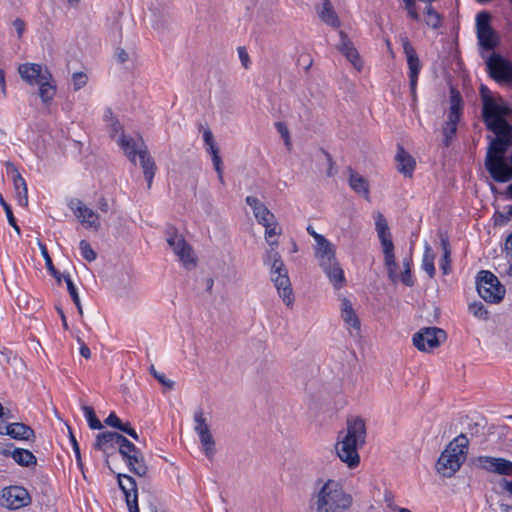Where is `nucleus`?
<instances>
[{
	"instance_id": "49",
	"label": "nucleus",
	"mask_w": 512,
	"mask_h": 512,
	"mask_svg": "<svg viewBox=\"0 0 512 512\" xmlns=\"http://www.w3.org/2000/svg\"><path fill=\"white\" fill-rule=\"evenodd\" d=\"M497 136L502 138V141H505L506 145H512V126L509 125L506 121L499 126L498 132H495Z\"/></svg>"
},
{
	"instance_id": "24",
	"label": "nucleus",
	"mask_w": 512,
	"mask_h": 512,
	"mask_svg": "<svg viewBox=\"0 0 512 512\" xmlns=\"http://www.w3.org/2000/svg\"><path fill=\"white\" fill-rule=\"evenodd\" d=\"M349 173V186L357 194L363 196L365 199L370 198L369 182L362 175L355 172L351 167H348Z\"/></svg>"
},
{
	"instance_id": "48",
	"label": "nucleus",
	"mask_w": 512,
	"mask_h": 512,
	"mask_svg": "<svg viewBox=\"0 0 512 512\" xmlns=\"http://www.w3.org/2000/svg\"><path fill=\"white\" fill-rule=\"evenodd\" d=\"M469 312L479 319L486 320L488 318V311L480 301H475L469 305Z\"/></svg>"
},
{
	"instance_id": "8",
	"label": "nucleus",
	"mask_w": 512,
	"mask_h": 512,
	"mask_svg": "<svg viewBox=\"0 0 512 512\" xmlns=\"http://www.w3.org/2000/svg\"><path fill=\"white\" fill-rule=\"evenodd\" d=\"M116 444L119 447L120 454L127 460L131 472L139 477L147 473V466L144 464L143 457L138 448L125 436L118 433Z\"/></svg>"
},
{
	"instance_id": "39",
	"label": "nucleus",
	"mask_w": 512,
	"mask_h": 512,
	"mask_svg": "<svg viewBox=\"0 0 512 512\" xmlns=\"http://www.w3.org/2000/svg\"><path fill=\"white\" fill-rule=\"evenodd\" d=\"M458 121L447 119L442 127V143L444 147H449L454 136L457 133Z\"/></svg>"
},
{
	"instance_id": "9",
	"label": "nucleus",
	"mask_w": 512,
	"mask_h": 512,
	"mask_svg": "<svg viewBox=\"0 0 512 512\" xmlns=\"http://www.w3.org/2000/svg\"><path fill=\"white\" fill-rule=\"evenodd\" d=\"M485 63L490 78L499 84L512 86V61L493 52Z\"/></svg>"
},
{
	"instance_id": "53",
	"label": "nucleus",
	"mask_w": 512,
	"mask_h": 512,
	"mask_svg": "<svg viewBox=\"0 0 512 512\" xmlns=\"http://www.w3.org/2000/svg\"><path fill=\"white\" fill-rule=\"evenodd\" d=\"M72 81H73L74 90L78 91L87 84L88 77L83 72H75L72 75Z\"/></svg>"
},
{
	"instance_id": "6",
	"label": "nucleus",
	"mask_w": 512,
	"mask_h": 512,
	"mask_svg": "<svg viewBox=\"0 0 512 512\" xmlns=\"http://www.w3.org/2000/svg\"><path fill=\"white\" fill-rule=\"evenodd\" d=\"M476 289L479 296L489 303L500 302L505 295V288L498 278L488 270H481L476 277Z\"/></svg>"
},
{
	"instance_id": "27",
	"label": "nucleus",
	"mask_w": 512,
	"mask_h": 512,
	"mask_svg": "<svg viewBox=\"0 0 512 512\" xmlns=\"http://www.w3.org/2000/svg\"><path fill=\"white\" fill-rule=\"evenodd\" d=\"M118 487L123 491L129 512H140L138 507L137 482H118Z\"/></svg>"
},
{
	"instance_id": "50",
	"label": "nucleus",
	"mask_w": 512,
	"mask_h": 512,
	"mask_svg": "<svg viewBox=\"0 0 512 512\" xmlns=\"http://www.w3.org/2000/svg\"><path fill=\"white\" fill-rule=\"evenodd\" d=\"M491 489L502 494L508 499L512 498V482H492Z\"/></svg>"
},
{
	"instance_id": "15",
	"label": "nucleus",
	"mask_w": 512,
	"mask_h": 512,
	"mask_svg": "<svg viewBox=\"0 0 512 512\" xmlns=\"http://www.w3.org/2000/svg\"><path fill=\"white\" fill-rule=\"evenodd\" d=\"M21 78L30 85H39L45 80H52V74L45 66L36 63H24L18 67Z\"/></svg>"
},
{
	"instance_id": "7",
	"label": "nucleus",
	"mask_w": 512,
	"mask_h": 512,
	"mask_svg": "<svg viewBox=\"0 0 512 512\" xmlns=\"http://www.w3.org/2000/svg\"><path fill=\"white\" fill-rule=\"evenodd\" d=\"M512 109L505 103H496L493 99H484L482 118L488 130L498 132L499 126L505 122L504 117L510 116Z\"/></svg>"
},
{
	"instance_id": "23",
	"label": "nucleus",
	"mask_w": 512,
	"mask_h": 512,
	"mask_svg": "<svg viewBox=\"0 0 512 512\" xmlns=\"http://www.w3.org/2000/svg\"><path fill=\"white\" fill-rule=\"evenodd\" d=\"M0 453L5 456H11L17 464L25 467H28L31 464L35 465L37 462L34 454L23 448H14L13 450L10 448H3L0 449Z\"/></svg>"
},
{
	"instance_id": "35",
	"label": "nucleus",
	"mask_w": 512,
	"mask_h": 512,
	"mask_svg": "<svg viewBox=\"0 0 512 512\" xmlns=\"http://www.w3.org/2000/svg\"><path fill=\"white\" fill-rule=\"evenodd\" d=\"M118 144L123 149L127 158L135 165L136 156L139 155L141 145L138 146L132 138H128L124 134H122Z\"/></svg>"
},
{
	"instance_id": "57",
	"label": "nucleus",
	"mask_w": 512,
	"mask_h": 512,
	"mask_svg": "<svg viewBox=\"0 0 512 512\" xmlns=\"http://www.w3.org/2000/svg\"><path fill=\"white\" fill-rule=\"evenodd\" d=\"M270 264L271 267V277L279 274H283L284 272H288L282 259L273 261Z\"/></svg>"
},
{
	"instance_id": "52",
	"label": "nucleus",
	"mask_w": 512,
	"mask_h": 512,
	"mask_svg": "<svg viewBox=\"0 0 512 512\" xmlns=\"http://www.w3.org/2000/svg\"><path fill=\"white\" fill-rule=\"evenodd\" d=\"M275 127L278 131V133L281 135L282 139L284 140L285 146L288 150L291 149V139H290V133L285 123L283 122H276Z\"/></svg>"
},
{
	"instance_id": "30",
	"label": "nucleus",
	"mask_w": 512,
	"mask_h": 512,
	"mask_svg": "<svg viewBox=\"0 0 512 512\" xmlns=\"http://www.w3.org/2000/svg\"><path fill=\"white\" fill-rule=\"evenodd\" d=\"M117 437L118 433L113 431L98 433L93 447L96 450H101L106 453L107 451L115 448V445H117Z\"/></svg>"
},
{
	"instance_id": "21",
	"label": "nucleus",
	"mask_w": 512,
	"mask_h": 512,
	"mask_svg": "<svg viewBox=\"0 0 512 512\" xmlns=\"http://www.w3.org/2000/svg\"><path fill=\"white\" fill-rule=\"evenodd\" d=\"M245 201L252 208L259 224H269L275 220L274 214L257 197L247 196Z\"/></svg>"
},
{
	"instance_id": "2",
	"label": "nucleus",
	"mask_w": 512,
	"mask_h": 512,
	"mask_svg": "<svg viewBox=\"0 0 512 512\" xmlns=\"http://www.w3.org/2000/svg\"><path fill=\"white\" fill-rule=\"evenodd\" d=\"M469 448V440L464 433L455 437L441 452L436 470L442 477H452L465 461Z\"/></svg>"
},
{
	"instance_id": "4",
	"label": "nucleus",
	"mask_w": 512,
	"mask_h": 512,
	"mask_svg": "<svg viewBox=\"0 0 512 512\" xmlns=\"http://www.w3.org/2000/svg\"><path fill=\"white\" fill-rule=\"evenodd\" d=\"M373 217L375 220V229L383 248L384 265L387 270L388 278L391 282L396 283L399 277L397 275V263L394 254V244L392 241L388 222L385 216L379 211L375 212Z\"/></svg>"
},
{
	"instance_id": "45",
	"label": "nucleus",
	"mask_w": 512,
	"mask_h": 512,
	"mask_svg": "<svg viewBox=\"0 0 512 512\" xmlns=\"http://www.w3.org/2000/svg\"><path fill=\"white\" fill-rule=\"evenodd\" d=\"M491 15L487 11H481L476 16V31L481 32L486 29H491L490 25Z\"/></svg>"
},
{
	"instance_id": "54",
	"label": "nucleus",
	"mask_w": 512,
	"mask_h": 512,
	"mask_svg": "<svg viewBox=\"0 0 512 512\" xmlns=\"http://www.w3.org/2000/svg\"><path fill=\"white\" fill-rule=\"evenodd\" d=\"M405 4V9L407 11V15L409 18L415 21L420 20V15L416 10V3L415 0H403Z\"/></svg>"
},
{
	"instance_id": "31",
	"label": "nucleus",
	"mask_w": 512,
	"mask_h": 512,
	"mask_svg": "<svg viewBox=\"0 0 512 512\" xmlns=\"http://www.w3.org/2000/svg\"><path fill=\"white\" fill-rule=\"evenodd\" d=\"M341 317L347 326L360 330V320L347 298H343L341 302Z\"/></svg>"
},
{
	"instance_id": "40",
	"label": "nucleus",
	"mask_w": 512,
	"mask_h": 512,
	"mask_svg": "<svg viewBox=\"0 0 512 512\" xmlns=\"http://www.w3.org/2000/svg\"><path fill=\"white\" fill-rule=\"evenodd\" d=\"M424 20L428 27L432 29H438L442 25L441 15L432 7L428 5L425 9Z\"/></svg>"
},
{
	"instance_id": "36",
	"label": "nucleus",
	"mask_w": 512,
	"mask_h": 512,
	"mask_svg": "<svg viewBox=\"0 0 512 512\" xmlns=\"http://www.w3.org/2000/svg\"><path fill=\"white\" fill-rule=\"evenodd\" d=\"M53 82V79L45 80L38 85V95L43 104L49 105L56 94V85Z\"/></svg>"
},
{
	"instance_id": "1",
	"label": "nucleus",
	"mask_w": 512,
	"mask_h": 512,
	"mask_svg": "<svg viewBox=\"0 0 512 512\" xmlns=\"http://www.w3.org/2000/svg\"><path fill=\"white\" fill-rule=\"evenodd\" d=\"M366 423L360 416H349L346 421V431L341 441L336 445L339 459L348 467L354 468L360 462L358 449L366 443Z\"/></svg>"
},
{
	"instance_id": "64",
	"label": "nucleus",
	"mask_w": 512,
	"mask_h": 512,
	"mask_svg": "<svg viewBox=\"0 0 512 512\" xmlns=\"http://www.w3.org/2000/svg\"><path fill=\"white\" fill-rule=\"evenodd\" d=\"M119 430L126 433L134 440H136V441L139 440V436H138L136 430L133 427H131V424L129 422L123 423L121 425V427H119Z\"/></svg>"
},
{
	"instance_id": "41",
	"label": "nucleus",
	"mask_w": 512,
	"mask_h": 512,
	"mask_svg": "<svg viewBox=\"0 0 512 512\" xmlns=\"http://www.w3.org/2000/svg\"><path fill=\"white\" fill-rule=\"evenodd\" d=\"M198 436L200 439V443L203 446L205 455L208 458H212L214 456L216 450H215V441H214V438H213L211 432L201 433Z\"/></svg>"
},
{
	"instance_id": "34",
	"label": "nucleus",
	"mask_w": 512,
	"mask_h": 512,
	"mask_svg": "<svg viewBox=\"0 0 512 512\" xmlns=\"http://www.w3.org/2000/svg\"><path fill=\"white\" fill-rule=\"evenodd\" d=\"M477 39L480 47L485 51H492L499 44L497 33L493 28L478 32Z\"/></svg>"
},
{
	"instance_id": "5",
	"label": "nucleus",
	"mask_w": 512,
	"mask_h": 512,
	"mask_svg": "<svg viewBox=\"0 0 512 512\" xmlns=\"http://www.w3.org/2000/svg\"><path fill=\"white\" fill-rule=\"evenodd\" d=\"M315 257L324 273L336 289H340L345 283L344 271L336 260L335 247L327 239L316 244Z\"/></svg>"
},
{
	"instance_id": "33",
	"label": "nucleus",
	"mask_w": 512,
	"mask_h": 512,
	"mask_svg": "<svg viewBox=\"0 0 512 512\" xmlns=\"http://www.w3.org/2000/svg\"><path fill=\"white\" fill-rule=\"evenodd\" d=\"M15 175L13 176V185L18 204L26 207L28 205V189L25 179L21 176L15 168Z\"/></svg>"
},
{
	"instance_id": "60",
	"label": "nucleus",
	"mask_w": 512,
	"mask_h": 512,
	"mask_svg": "<svg viewBox=\"0 0 512 512\" xmlns=\"http://www.w3.org/2000/svg\"><path fill=\"white\" fill-rule=\"evenodd\" d=\"M450 105H454V107H463L462 97L459 91L454 87L450 88Z\"/></svg>"
},
{
	"instance_id": "56",
	"label": "nucleus",
	"mask_w": 512,
	"mask_h": 512,
	"mask_svg": "<svg viewBox=\"0 0 512 512\" xmlns=\"http://www.w3.org/2000/svg\"><path fill=\"white\" fill-rule=\"evenodd\" d=\"M263 226L265 227V237H266V240L268 243L272 242L270 240V238L280 234V231H277L276 220H274L273 222H271L269 224H264Z\"/></svg>"
},
{
	"instance_id": "12",
	"label": "nucleus",
	"mask_w": 512,
	"mask_h": 512,
	"mask_svg": "<svg viewBox=\"0 0 512 512\" xmlns=\"http://www.w3.org/2000/svg\"><path fill=\"white\" fill-rule=\"evenodd\" d=\"M401 44L404 51V54L407 59V64L409 68V86H410V92L413 98L416 97V87H417V81L418 76L421 70V62L417 55L416 50L410 43L409 39L407 37L401 38Z\"/></svg>"
},
{
	"instance_id": "42",
	"label": "nucleus",
	"mask_w": 512,
	"mask_h": 512,
	"mask_svg": "<svg viewBox=\"0 0 512 512\" xmlns=\"http://www.w3.org/2000/svg\"><path fill=\"white\" fill-rule=\"evenodd\" d=\"M82 410L88 422V425L93 430H100L103 428L101 421L97 418L93 407L88 405H83Z\"/></svg>"
},
{
	"instance_id": "55",
	"label": "nucleus",
	"mask_w": 512,
	"mask_h": 512,
	"mask_svg": "<svg viewBox=\"0 0 512 512\" xmlns=\"http://www.w3.org/2000/svg\"><path fill=\"white\" fill-rule=\"evenodd\" d=\"M512 218V215H510V207L508 208L507 213H502L497 211L494 214V223L495 225L503 226L506 225L510 219Z\"/></svg>"
},
{
	"instance_id": "58",
	"label": "nucleus",
	"mask_w": 512,
	"mask_h": 512,
	"mask_svg": "<svg viewBox=\"0 0 512 512\" xmlns=\"http://www.w3.org/2000/svg\"><path fill=\"white\" fill-rule=\"evenodd\" d=\"M398 281H401L404 285L411 287L414 285V281L411 274V268L404 269V271L401 274H398Z\"/></svg>"
},
{
	"instance_id": "3",
	"label": "nucleus",
	"mask_w": 512,
	"mask_h": 512,
	"mask_svg": "<svg viewBox=\"0 0 512 512\" xmlns=\"http://www.w3.org/2000/svg\"><path fill=\"white\" fill-rule=\"evenodd\" d=\"M352 497L343 490L341 482H325L317 494V512H344Z\"/></svg>"
},
{
	"instance_id": "59",
	"label": "nucleus",
	"mask_w": 512,
	"mask_h": 512,
	"mask_svg": "<svg viewBox=\"0 0 512 512\" xmlns=\"http://www.w3.org/2000/svg\"><path fill=\"white\" fill-rule=\"evenodd\" d=\"M277 242H269L270 249L267 251V259L265 263H271L276 260H280L281 256L274 246H277Z\"/></svg>"
},
{
	"instance_id": "26",
	"label": "nucleus",
	"mask_w": 512,
	"mask_h": 512,
	"mask_svg": "<svg viewBox=\"0 0 512 512\" xmlns=\"http://www.w3.org/2000/svg\"><path fill=\"white\" fill-rule=\"evenodd\" d=\"M504 142L505 141H502V138L499 136L490 141L485 157V166H487L488 163H492V161L505 158L508 146Z\"/></svg>"
},
{
	"instance_id": "29",
	"label": "nucleus",
	"mask_w": 512,
	"mask_h": 512,
	"mask_svg": "<svg viewBox=\"0 0 512 512\" xmlns=\"http://www.w3.org/2000/svg\"><path fill=\"white\" fill-rule=\"evenodd\" d=\"M508 500V498L493 489H490L486 494V501L494 512H512V504Z\"/></svg>"
},
{
	"instance_id": "28",
	"label": "nucleus",
	"mask_w": 512,
	"mask_h": 512,
	"mask_svg": "<svg viewBox=\"0 0 512 512\" xmlns=\"http://www.w3.org/2000/svg\"><path fill=\"white\" fill-rule=\"evenodd\" d=\"M6 433L16 440H31L35 438L34 430L21 422L9 423L6 427Z\"/></svg>"
},
{
	"instance_id": "32",
	"label": "nucleus",
	"mask_w": 512,
	"mask_h": 512,
	"mask_svg": "<svg viewBox=\"0 0 512 512\" xmlns=\"http://www.w3.org/2000/svg\"><path fill=\"white\" fill-rule=\"evenodd\" d=\"M318 15L325 24L333 28H339L341 25V21L330 0H323V6L322 9L318 11Z\"/></svg>"
},
{
	"instance_id": "20",
	"label": "nucleus",
	"mask_w": 512,
	"mask_h": 512,
	"mask_svg": "<svg viewBox=\"0 0 512 512\" xmlns=\"http://www.w3.org/2000/svg\"><path fill=\"white\" fill-rule=\"evenodd\" d=\"M274 285L286 306L291 307L294 303V294L291 287L288 272L271 277Z\"/></svg>"
},
{
	"instance_id": "46",
	"label": "nucleus",
	"mask_w": 512,
	"mask_h": 512,
	"mask_svg": "<svg viewBox=\"0 0 512 512\" xmlns=\"http://www.w3.org/2000/svg\"><path fill=\"white\" fill-rule=\"evenodd\" d=\"M0 204H1V206L3 207V209H4L5 213H6L7 220L9 222V224L13 227V229L16 231V233L18 235H20V233H21L20 227L18 226V224L16 222V219H15V217L13 215L11 206L5 201V199L3 198L1 193H0Z\"/></svg>"
},
{
	"instance_id": "16",
	"label": "nucleus",
	"mask_w": 512,
	"mask_h": 512,
	"mask_svg": "<svg viewBox=\"0 0 512 512\" xmlns=\"http://www.w3.org/2000/svg\"><path fill=\"white\" fill-rule=\"evenodd\" d=\"M68 206L82 224H86L88 227L94 228L96 231L99 230L101 226L99 222V215L84 205L81 200L73 198L69 201Z\"/></svg>"
},
{
	"instance_id": "38",
	"label": "nucleus",
	"mask_w": 512,
	"mask_h": 512,
	"mask_svg": "<svg viewBox=\"0 0 512 512\" xmlns=\"http://www.w3.org/2000/svg\"><path fill=\"white\" fill-rule=\"evenodd\" d=\"M38 247L40 249L41 255L45 260V265L50 274L55 278V280L60 283L61 279L64 275H62L53 265L52 259L48 253L47 247L44 243L38 240Z\"/></svg>"
},
{
	"instance_id": "13",
	"label": "nucleus",
	"mask_w": 512,
	"mask_h": 512,
	"mask_svg": "<svg viewBox=\"0 0 512 512\" xmlns=\"http://www.w3.org/2000/svg\"><path fill=\"white\" fill-rule=\"evenodd\" d=\"M31 501L28 491L21 486H9L3 489L0 505L10 510H16L28 505Z\"/></svg>"
},
{
	"instance_id": "25",
	"label": "nucleus",
	"mask_w": 512,
	"mask_h": 512,
	"mask_svg": "<svg viewBox=\"0 0 512 512\" xmlns=\"http://www.w3.org/2000/svg\"><path fill=\"white\" fill-rule=\"evenodd\" d=\"M395 159L398 163V171L404 176L411 177L416 163L414 158L403 148V146L398 145Z\"/></svg>"
},
{
	"instance_id": "44",
	"label": "nucleus",
	"mask_w": 512,
	"mask_h": 512,
	"mask_svg": "<svg viewBox=\"0 0 512 512\" xmlns=\"http://www.w3.org/2000/svg\"><path fill=\"white\" fill-rule=\"evenodd\" d=\"M65 282H66V285H67V290L72 298V301L74 302V304L76 305L77 307V310L79 312V314H83V310H82V305H81V302H80V298H79V295H78V291H77V288L75 287L72 279L70 278L69 275L67 276H63Z\"/></svg>"
},
{
	"instance_id": "14",
	"label": "nucleus",
	"mask_w": 512,
	"mask_h": 512,
	"mask_svg": "<svg viewBox=\"0 0 512 512\" xmlns=\"http://www.w3.org/2000/svg\"><path fill=\"white\" fill-rule=\"evenodd\" d=\"M169 246L179 257V260L187 269H191L196 265V259L193 257L191 246L185 241L182 235L176 232L170 233L167 239Z\"/></svg>"
},
{
	"instance_id": "37",
	"label": "nucleus",
	"mask_w": 512,
	"mask_h": 512,
	"mask_svg": "<svg viewBox=\"0 0 512 512\" xmlns=\"http://www.w3.org/2000/svg\"><path fill=\"white\" fill-rule=\"evenodd\" d=\"M434 259L435 254L430 245L426 243L422 260V269L429 275L430 278H434L436 273Z\"/></svg>"
},
{
	"instance_id": "63",
	"label": "nucleus",
	"mask_w": 512,
	"mask_h": 512,
	"mask_svg": "<svg viewBox=\"0 0 512 512\" xmlns=\"http://www.w3.org/2000/svg\"><path fill=\"white\" fill-rule=\"evenodd\" d=\"M451 254H443L440 261V268L443 271V274L447 275L451 272Z\"/></svg>"
},
{
	"instance_id": "17",
	"label": "nucleus",
	"mask_w": 512,
	"mask_h": 512,
	"mask_svg": "<svg viewBox=\"0 0 512 512\" xmlns=\"http://www.w3.org/2000/svg\"><path fill=\"white\" fill-rule=\"evenodd\" d=\"M339 36L340 42L337 45V49L351 62L355 69L360 71L363 68V62L353 42L344 31H339Z\"/></svg>"
},
{
	"instance_id": "62",
	"label": "nucleus",
	"mask_w": 512,
	"mask_h": 512,
	"mask_svg": "<svg viewBox=\"0 0 512 512\" xmlns=\"http://www.w3.org/2000/svg\"><path fill=\"white\" fill-rule=\"evenodd\" d=\"M462 109L463 107H454V105H450L447 113V119L459 122L462 115Z\"/></svg>"
},
{
	"instance_id": "43",
	"label": "nucleus",
	"mask_w": 512,
	"mask_h": 512,
	"mask_svg": "<svg viewBox=\"0 0 512 512\" xmlns=\"http://www.w3.org/2000/svg\"><path fill=\"white\" fill-rule=\"evenodd\" d=\"M195 431L199 435L201 433L210 432L209 425L207 424L206 418L202 409H198L194 412Z\"/></svg>"
},
{
	"instance_id": "47",
	"label": "nucleus",
	"mask_w": 512,
	"mask_h": 512,
	"mask_svg": "<svg viewBox=\"0 0 512 512\" xmlns=\"http://www.w3.org/2000/svg\"><path fill=\"white\" fill-rule=\"evenodd\" d=\"M79 248L81 251V254L83 258L88 261L92 262L97 258L96 252L91 247L90 243L86 240H81L79 243Z\"/></svg>"
},
{
	"instance_id": "18",
	"label": "nucleus",
	"mask_w": 512,
	"mask_h": 512,
	"mask_svg": "<svg viewBox=\"0 0 512 512\" xmlns=\"http://www.w3.org/2000/svg\"><path fill=\"white\" fill-rule=\"evenodd\" d=\"M491 178L498 183H505L512 180V164L506 162L505 158L492 161L485 166Z\"/></svg>"
},
{
	"instance_id": "22",
	"label": "nucleus",
	"mask_w": 512,
	"mask_h": 512,
	"mask_svg": "<svg viewBox=\"0 0 512 512\" xmlns=\"http://www.w3.org/2000/svg\"><path fill=\"white\" fill-rule=\"evenodd\" d=\"M203 139L205 144L209 146V153L212 156V162L214 169L217 172L218 179L222 184H224L222 159L219 155V148L214 142V137L210 129H206L204 131Z\"/></svg>"
},
{
	"instance_id": "51",
	"label": "nucleus",
	"mask_w": 512,
	"mask_h": 512,
	"mask_svg": "<svg viewBox=\"0 0 512 512\" xmlns=\"http://www.w3.org/2000/svg\"><path fill=\"white\" fill-rule=\"evenodd\" d=\"M150 373L153 375V377L160 383L162 384L163 386H165L166 388L168 389H173V386H174V382L172 380H169L166 378L165 374L164 373H160L158 372L154 365H151L150 368Z\"/></svg>"
},
{
	"instance_id": "10",
	"label": "nucleus",
	"mask_w": 512,
	"mask_h": 512,
	"mask_svg": "<svg viewBox=\"0 0 512 512\" xmlns=\"http://www.w3.org/2000/svg\"><path fill=\"white\" fill-rule=\"evenodd\" d=\"M447 338L446 332L438 327H425L413 336L414 346L423 352H428L438 347Z\"/></svg>"
},
{
	"instance_id": "61",
	"label": "nucleus",
	"mask_w": 512,
	"mask_h": 512,
	"mask_svg": "<svg viewBox=\"0 0 512 512\" xmlns=\"http://www.w3.org/2000/svg\"><path fill=\"white\" fill-rule=\"evenodd\" d=\"M104 423L112 428L118 429L121 427L123 422L118 418L115 412H111L105 419Z\"/></svg>"
},
{
	"instance_id": "19",
	"label": "nucleus",
	"mask_w": 512,
	"mask_h": 512,
	"mask_svg": "<svg viewBox=\"0 0 512 512\" xmlns=\"http://www.w3.org/2000/svg\"><path fill=\"white\" fill-rule=\"evenodd\" d=\"M140 141H141V147H140V152L138 155L139 159H140V166L143 170V174H144L145 180L147 182L148 189H150L152 186L153 178H154L156 170H157V166H156V163H155L153 157L150 155L148 148L145 145V143L143 142V140L140 139Z\"/></svg>"
},
{
	"instance_id": "11",
	"label": "nucleus",
	"mask_w": 512,
	"mask_h": 512,
	"mask_svg": "<svg viewBox=\"0 0 512 512\" xmlns=\"http://www.w3.org/2000/svg\"><path fill=\"white\" fill-rule=\"evenodd\" d=\"M474 468L499 476H512V461L493 456H478L472 459Z\"/></svg>"
}]
</instances>
